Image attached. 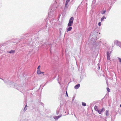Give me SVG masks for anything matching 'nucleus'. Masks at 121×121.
Returning <instances> with one entry per match:
<instances>
[{
  "instance_id": "f257e3e1",
  "label": "nucleus",
  "mask_w": 121,
  "mask_h": 121,
  "mask_svg": "<svg viewBox=\"0 0 121 121\" xmlns=\"http://www.w3.org/2000/svg\"><path fill=\"white\" fill-rule=\"evenodd\" d=\"M74 18L73 17H71L69 19V22L68 24V26L70 27L72 26L73 23Z\"/></svg>"
},
{
  "instance_id": "f03ea898",
  "label": "nucleus",
  "mask_w": 121,
  "mask_h": 121,
  "mask_svg": "<svg viewBox=\"0 0 121 121\" xmlns=\"http://www.w3.org/2000/svg\"><path fill=\"white\" fill-rule=\"evenodd\" d=\"M80 86V84H78L74 86V88L76 89H78L79 87Z\"/></svg>"
},
{
  "instance_id": "7ed1b4c3",
  "label": "nucleus",
  "mask_w": 121,
  "mask_h": 121,
  "mask_svg": "<svg viewBox=\"0 0 121 121\" xmlns=\"http://www.w3.org/2000/svg\"><path fill=\"white\" fill-rule=\"evenodd\" d=\"M72 29V27H69L68 28L67 30V32H68L69 31H70Z\"/></svg>"
},
{
  "instance_id": "20e7f679",
  "label": "nucleus",
  "mask_w": 121,
  "mask_h": 121,
  "mask_svg": "<svg viewBox=\"0 0 121 121\" xmlns=\"http://www.w3.org/2000/svg\"><path fill=\"white\" fill-rule=\"evenodd\" d=\"M15 52V50H11L10 51L8 52L9 53H14Z\"/></svg>"
},
{
  "instance_id": "39448f33",
  "label": "nucleus",
  "mask_w": 121,
  "mask_h": 121,
  "mask_svg": "<svg viewBox=\"0 0 121 121\" xmlns=\"http://www.w3.org/2000/svg\"><path fill=\"white\" fill-rule=\"evenodd\" d=\"M103 110L104 108H103L101 110H99L98 112L99 114H101V112L103 111Z\"/></svg>"
},
{
  "instance_id": "423d86ee",
  "label": "nucleus",
  "mask_w": 121,
  "mask_h": 121,
  "mask_svg": "<svg viewBox=\"0 0 121 121\" xmlns=\"http://www.w3.org/2000/svg\"><path fill=\"white\" fill-rule=\"evenodd\" d=\"M37 73L38 74H40L41 73V72L40 71V69H38L37 71Z\"/></svg>"
},
{
  "instance_id": "0eeeda50",
  "label": "nucleus",
  "mask_w": 121,
  "mask_h": 121,
  "mask_svg": "<svg viewBox=\"0 0 121 121\" xmlns=\"http://www.w3.org/2000/svg\"><path fill=\"white\" fill-rule=\"evenodd\" d=\"M94 109L95 111H97L98 112L99 110H98V107L96 106H95L94 107Z\"/></svg>"
},
{
  "instance_id": "6e6552de",
  "label": "nucleus",
  "mask_w": 121,
  "mask_h": 121,
  "mask_svg": "<svg viewBox=\"0 0 121 121\" xmlns=\"http://www.w3.org/2000/svg\"><path fill=\"white\" fill-rule=\"evenodd\" d=\"M61 116H57L55 117H54V118L55 119H56L57 120L59 118H60Z\"/></svg>"
},
{
  "instance_id": "1a4fd4ad",
  "label": "nucleus",
  "mask_w": 121,
  "mask_h": 121,
  "mask_svg": "<svg viewBox=\"0 0 121 121\" xmlns=\"http://www.w3.org/2000/svg\"><path fill=\"white\" fill-rule=\"evenodd\" d=\"M110 56L108 54V53L107 54V59L108 60H110Z\"/></svg>"
},
{
  "instance_id": "9d476101",
  "label": "nucleus",
  "mask_w": 121,
  "mask_h": 121,
  "mask_svg": "<svg viewBox=\"0 0 121 121\" xmlns=\"http://www.w3.org/2000/svg\"><path fill=\"white\" fill-rule=\"evenodd\" d=\"M82 105L83 106H85L86 105V104L85 103L82 102Z\"/></svg>"
},
{
  "instance_id": "9b49d317",
  "label": "nucleus",
  "mask_w": 121,
  "mask_h": 121,
  "mask_svg": "<svg viewBox=\"0 0 121 121\" xmlns=\"http://www.w3.org/2000/svg\"><path fill=\"white\" fill-rule=\"evenodd\" d=\"M106 12V10H103L101 12V13L102 14H104Z\"/></svg>"
},
{
  "instance_id": "f8f14e48",
  "label": "nucleus",
  "mask_w": 121,
  "mask_h": 121,
  "mask_svg": "<svg viewBox=\"0 0 121 121\" xmlns=\"http://www.w3.org/2000/svg\"><path fill=\"white\" fill-rule=\"evenodd\" d=\"M105 17L104 16L102 17L101 18V21H102L104 20V18H105Z\"/></svg>"
},
{
  "instance_id": "ddd939ff",
  "label": "nucleus",
  "mask_w": 121,
  "mask_h": 121,
  "mask_svg": "<svg viewBox=\"0 0 121 121\" xmlns=\"http://www.w3.org/2000/svg\"><path fill=\"white\" fill-rule=\"evenodd\" d=\"M106 115L107 116H108V111H106Z\"/></svg>"
},
{
  "instance_id": "4468645a",
  "label": "nucleus",
  "mask_w": 121,
  "mask_h": 121,
  "mask_svg": "<svg viewBox=\"0 0 121 121\" xmlns=\"http://www.w3.org/2000/svg\"><path fill=\"white\" fill-rule=\"evenodd\" d=\"M107 91L108 92H110V89L108 87L107 88Z\"/></svg>"
},
{
  "instance_id": "2eb2a0df",
  "label": "nucleus",
  "mask_w": 121,
  "mask_h": 121,
  "mask_svg": "<svg viewBox=\"0 0 121 121\" xmlns=\"http://www.w3.org/2000/svg\"><path fill=\"white\" fill-rule=\"evenodd\" d=\"M68 4V2H67V1H66V3L65 4V7L66 8L67 7H66L67 5Z\"/></svg>"
},
{
  "instance_id": "dca6fc26",
  "label": "nucleus",
  "mask_w": 121,
  "mask_h": 121,
  "mask_svg": "<svg viewBox=\"0 0 121 121\" xmlns=\"http://www.w3.org/2000/svg\"><path fill=\"white\" fill-rule=\"evenodd\" d=\"M101 22H99L98 23V25L99 26H101Z\"/></svg>"
},
{
  "instance_id": "f3484780",
  "label": "nucleus",
  "mask_w": 121,
  "mask_h": 121,
  "mask_svg": "<svg viewBox=\"0 0 121 121\" xmlns=\"http://www.w3.org/2000/svg\"><path fill=\"white\" fill-rule=\"evenodd\" d=\"M40 65H39L38 66V68H37V69H38V70L40 69Z\"/></svg>"
},
{
  "instance_id": "a211bd4d",
  "label": "nucleus",
  "mask_w": 121,
  "mask_h": 121,
  "mask_svg": "<svg viewBox=\"0 0 121 121\" xmlns=\"http://www.w3.org/2000/svg\"><path fill=\"white\" fill-rule=\"evenodd\" d=\"M118 59L119 60V61L120 62H121V59L120 58H118Z\"/></svg>"
},
{
  "instance_id": "6ab92c4d",
  "label": "nucleus",
  "mask_w": 121,
  "mask_h": 121,
  "mask_svg": "<svg viewBox=\"0 0 121 121\" xmlns=\"http://www.w3.org/2000/svg\"><path fill=\"white\" fill-rule=\"evenodd\" d=\"M66 95H67V96L68 97V94H67V91L66 92Z\"/></svg>"
},
{
  "instance_id": "aec40b11",
  "label": "nucleus",
  "mask_w": 121,
  "mask_h": 121,
  "mask_svg": "<svg viewBox=\"0 0 121 121\" xmlns=\"http://www.w3.org/2000/svg\"><path fill=\"white\" fill-rule=\"evenodd\" d=\"M66 1L68 2V3L69 1V0H66Z\"/></svg>"
},
{
  "instance_id": "412c9836",
  "label": "nucleus",
  "mask_w": 121,
  "mask_h": 121,
  "mask_svg": "<svg viewBox=\"0 0 121 121\" xmlns=\"http://www.w3.org/2000/svg\"><path fill=\"white\" fill-rule=\"evenodd\" d=\"M27 106V105H26L25 106V107H26Z\"/></svg>"
},
{
  "instance_id": "4be33fe9",
  "label": "nucleus",
  "mask_w": 121,
  "mask_h": 121,
  "mask_svg": "<svg viewBox=\"0 0 121 121\" xmlns=\"http://www.w3.org/2000/svg\"><path fill=\"white\" fill-rule=\"evenodd\" d=\"M44 72H41V73H44Z\"/></svg>"
},
{
  "instance_id": "5701e85b",
  "label": "nucleus",
  "mask_w": 121,
  "mask_h": 121,
  "mask_svg": "<svg viewBox=\"0 0 121 121\" xmlns=\"http://www.w3.org/2000/svg\"><path fill=\"white\" fill-rule=\"evenodd\" d=\"M120 107L121 108V104L120 105Z\"/></svg>"
},
{
  "instance_id": "b1692460",
  "label": "nucleus",
  "mask_w": 121,
  "mask_h": 121,
  "mask_svg": "<svg viewBox=\"0 0 121 121\" xmlns=\"http://www.w3.org/2000/svg\"><path fill=\"white\" fill-rule=\"evenodd\" d=\"M99 69L100 68V67H99Z\"/></svg>"
}]
</instances>
